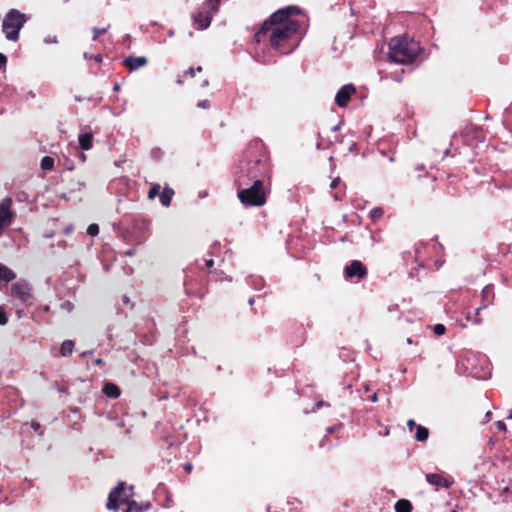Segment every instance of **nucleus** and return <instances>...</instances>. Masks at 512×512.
I'll return each mask as SVG.
<instances>
[{
	"mask_svg": "<svg viewBox=\"0 0 512 512\" xmlns=\"http://www.w3.org/2000/svg\"><path fill=\"white\" fill-rule=\"evenodd\" d=\"M11 295L18 299L25 307L33 303L31 288L25 281H18L11 285Z\"/></svg>",
	"mask_w": 512,
	"mask_h": 512,
	"instance_id": "6e6552de",
	"label": "nucleus"
},
{
	"mask_svg": "<svg viewBox=\"0 0 512 512\" xmlns=\"http://www.w3.org/2000/svg\"><path fill=\"white\" fill-rule=\"evenodd\" d=\"M406 341H407V343H408V344H411V343H412L411 338H407V340H406Z\"/></svg>",
	"mask_w": 512,
	"mask_h": 512,
	"instance_id": "bf43d9fd",
	"label": "nucleus"
},
{
	"mask_svg": "<svg viewBox=\"0 0 512 512\" xmlns=\"http://www.w3.org/2000/svg\"><path fill=\"white\" fill-rule=\"evenodd\" d=\"M383 215V210L381 208H375L371 211V217L373 219H378Z\"/></svg>",
	"mask_w": 512,
	"mask_h": 512,
	"instance_id": "c85d7f7f",
	"label": "nucleus"
},
{
	"mask_svg": "<svg viewBox=\"0 0 512 512\" xmlns=\"http://www.w3.org/2000/svg\"><path fill=\"white\" fill-rule=\"evenodd\" d=\"M253 303H254L253 298H250V299H249V304H250V305H253Z\"/></svg>",
	"mask_w": 512,
	"mask_h": 512,
	"instance_id": "6e6d98bb",
	"label": "nucleus"
},
{
	"mask_svg": "<svg viewBox=\"0 0 512 512\" xmlns=\"http://www.w3.org/2000/svg\"><path fill=\"white\" fill-rule=\"evenodd\" d=\"M327 431H328L329 433H332V432L334 431V428H333V427H329V428L327 429Z\"/></svg>",
	"mask_w": 512,
	"mask_h": 512,
	"instance_id": "864d4df0",
	"label": "nucleus"
},
{
	"mask_svg": "<svg viewBox=\"0 0 512 512\" xmlns=\"http://www.w3.org/2000/svg\"><path fill=\"white\" fill-rule=\"evenodd\" d=\"M197 107H199V108H207V107H209V101L208 100L200 101L197 104Z\"/></svg>",
	"mask_w": 512,
	"mask_h": 512,
	"instance_id": "f704fd0d",
	"label": "nucleus"
},
{
	"mask_svg": "<svg viewBox=\"0 0 512 512\" xmlns=\"http://www.w3.org/2000/svg\"><path fill=\"white\" fill-rule=\"evenodd\" d=\"M433 331L437 336H441L445 333L446 328L443 324H436L433 327Z\"/></svg>",
	"mask_w": 512,
	"mask_h": 512,
	"instance_id": "a878e982",
	"label": "nucleus"
},
{
	"mask_svg": "<svg viewBox=\"0 0 512 512\" xmlns=\"http://www.w3.org/2000/svg\"><path fill=\"white\" fill-rule=\"evenodd\" d=\"M130 496L131 495L126 492L124 483H120L109 493L107 508L117 510L125 506V512H132L133 510L137 512L139 510L138 504L135 501H130Z\"/></svg>",
	"mask_w": 512,
	"mask_h": 512,
	"instance_id": "423d86ee",
	"label": "nucleus"
},
{
	"mask_svg": "<svg viewBox=\"0 0 512 512\" xmlns=\"http://www.w3.org/2000/svg\"><path fill=\"white\" fill-rule=\"evenodd\" d=\"M79 146L82 150H90L93 146V134L91 131H84L78 135Z\"/></svg>",
	"mask_w": 512,
	"mask_h": 512,
	"instance_id": "4468645a",
	"label": "nucleus"
},
{
	"mask_svg": "<svg viewBox=\"0 0 512 512\" xmlns=\"http://www.w3.org/2000/svg\"><path fill=\"white\" fill-rule=\"evenodd\" d=\"M22 312H23L22 309H20V308L17 309V314L19 315V317H22Z\"/></svg>",
	"mask_w": 512,
	"mask_h": 512,
	"instance_id": "8fccbe9b",
	"label": "nucleus"
},
{
	"mask_svg": "<svg viewBox=\"0 0 512 512\" xmlns=\"http://www.w3.org/2000/svg\"><path fill=\"white\" fill-rule=\"evenodd\" d=\"M322 405V402H319L316 404L315 406V409L313 411H316L317 409H319V407Z\"/></svg>",
	"mask_w": 512,
	"mask_h": 512,
	"instance_id": "3c124183",
	"label": "nucleus"
},
{
	"mask_svg": "<svg viewBox=\"0 0 512 512\" xmlns=\"http://www.w3.org/2000/svg\"><path fill=\"white\" fill-rule=\"evenodd\" d=\"M486 417H487V418H490V417H491V412H487V413H486Z\"/></svg>",
	"mask_w": 512,
	"mask_h": 512,
	"instance_id": "052dcab7",
	"label": "nucleus"
},
{
	"mask_svg": "<svg viewBox=\"0 0 512 512\" xmlns=\"http://www.w3.org/2000/svg\"><path fill=\"white\" fill-rule=\"evenodd\" d=\"M221 0H206L203 7L193 15V23L199 30L210 26L212 17L218 12Z\"/></svg>",
	"mask_w": 512,
	"mask_h": 512,
	"instance_id": "0eeeda50",
	"label": "nucleus"
},
{
	"mask_svg": "<svg viewBox=\"0 0 512 512\" xmlns=\"http://www.w3.org/2000/svg\"><path fill=\"white\" fill-rule=\"evenodd\" d=\"M482 304L489 306L493 302L494 293L491 285L485 286L481 291Z\"/></svg>",
	"mask_w": 512,
	"mask_h": 512,
	"instance_id": "a211bd4d",
	"label": "nucleus"
},
{
	"mask_svg": "<svg viewBox=\"0 0 512 512\" xmlns=\"http://www.w3.org/2000/svg\"><path fill=\"white\" fill-rule=\"evenodd\" d=\"M31 427H32L35 431H37V430L40 428V424H39V422L33 421V422L31 423Z\"/></svg>",
	"mask_w": 512,
	"mask_h": 512,
	"instance_id": "ea45409f",
	"label": "nucleus"
},
{
	"mask_svg": "<svg viewBox=\"0 0 512 512\" xmlns=\"http://www.w3.org/2000/svg\"><path fill=\"white\" fill-rule=\"evenodd\" d=\"M61 308L66 310L67 312H70L73 309V305H72V303L67 301V302H64L63 304H61Z\"/></svg>",
	"mask_w": 512,
	"mask_h": 512,
	"instance_id": "2f4dec72",
	"label": "nucleus"
},
{
	"mask_svg": "<svg viewBox=\"0 0 512 512\" xmlns=\"http://www.w3.org/2000/svg\"><path fill=\"white\" fill-rule=\"evenodd\" d=\"M235 185L237 187V197L245 207L262 206L266 203L268 187L264 180L255 179L247 180L244 176L235 177Z\"/></svg>",
	"mask_w": 512,
	"mask_h": 512,
	"instance_id": "7ed1b4c3",
	"label": "nucleus"
},
{
	"mask_svg": "<svg viewBox=\"0 0 512 512\" xmlns=\"http://www.w3.org/2000/svg\"><path fill=\"white\" fill-rule=\"evenodd\" d=\"M124 64L131 71L137 70L147 64V58L144 56H129L124 59Z\"/></svg>",
	"mask_w": 512,
	"mask_h": 512,
	"instance_id": "ddd939ff",
	"label": "nucleus"
},
{
	"mask_svg": "<svg viewBox=\"0 0 512 512\" xmlns=\"http://www.w3.org/2000/svg\"><path fill=\"white\" fill-rule=\"evenodd\" d=\"M15 273L7 266L0 263V281L10 282L15 279Z\"/></svg>",
	"mask_w": 512,
	"mask_h": 512,
	"instance_id": "f3484780",
	"label": "nucleus"
},
{
	"mask_svg": "<svg viewBox=\"0 0 512 512\" xmlns=\"http://www.w3.org/2000/svg\"><path fill=\"white\" fill-rule=\"evenodd\" d=\"M90 354H92L91 351H85L81 354L82 357H86V356H89Z\"/></svg>",
	"mask_w": 512,
	"mask_h": 512,
	"instance_id": "a18cd8bd",
	"label": "nucleus"
},
{
	"mask_svg": "<svg viewBox=\"0 0 512 512\" xmlns=\"http://www.w3.org/2000/svg\"><path fill=\"white\" fill-rule=\"evenodd\" d=\"M106 31H107V27H104V28L94 27L93 28V33H94L93 40L96 41L98 39V36L101 34H104Z\"/></svg>",
	"mask_w": 512,
	"mask_h": 512,
	"instance_id": "cd10ccee",
	"label": "nucleus"
},
{
	"mask_svg": "<svg viewBox=\"0 0 512 512\" xmlns=\"http://www.w3.org/2000/svg\"><path fill=\"white\" fill-rule=\"evenodd\" d=\"M487 307H488V306H487V304H482L481 306H479V307L475 310L474 314H476V315H478V316H479L480 312H481L482 310L486 309Z\"/></svg>",
	"mask_w": 512,
	"mask_h": 512,
	"instance_id": "4c0bfd02",
	"label": "nucleus"
},
{
	"mask_svg": "<svg viewBox=\"0 0 512 512\" xmlns=\"http://www.w3.org/2000/svg\"><path fill=\"white\" fill-rule=\"evenodd\" d=\"M356 89L352 84H346L340 88L335 96V102L339 107H345Z\"/></svg>",
	"mask_w": 512,
	"mask_h": 512,
	"instance_id": "9d476101",
	"label": "nucleus"
},
{
	"mask_svg": "<svg viewBox=\"0 0 512 512\" xmlns=\"http://www.w3.org/2000/svg\"><path fill=\"white\" fill-rule=\"evenodd\" d=\"M509 419H512V412L510 413V415L508 416Z\"/></svg>",
	"mask_w": 512,
	"mask_h": 512,
	"instance_id": "680f3d73",
	"label": "nucleus"
},
{
	"mask_svg": "<svg viewBox=\"0 0 512 512\" xmlns=\"http://www.w3.org/2000/svg\"><path fill=\"white\" fill-rule=\"evenodd\" d=\"M174 195L173 189L165 187L159 194L160 202L163 206L168 207L171 204L172 197Z\"/></svg>",
	"mask_w": 512,
	"mask_h": 512,
	"instance_id": "dca6fc26",
	"label": "nucleus"
},
{
	"mask_svg": "<svg viewBox=\"0 0 512 512\" xmlns=\"http://www.w3.org/2000/svg\"><path fill=\"white\" fill-rule=\"evenodd\" d=\"M426 481L433 486L442 488H449L453 484V480L451 478H447L436 473L426 474Z\"/></svg>",
	"mask_w": 512,
	"mask_h": 512,
	"instance_id": "f8f14e48",
	"label": "nucleus"
},
{
	"mask_svg": "<svg viewBox=\"0 0 512 512\" xmlns=\"http://www.w3.org/2000/svg\"><path fill=\"white\" fill-rule=\"evenodd\" d=\"M54 166V159L49 156H45L41 160V168L43 170H51Z\"/></svg>",
	"mask_w": 512,
	"mask_h": 512,
	"instance_id": "5701e85b",
	"label": "nucleus"
},
{
	"mask_svg": "<svg viewBox=\"0 0 512 512\" xmlns=\"http://www.w3.org/2000/svg\"><path fill=\"white\" fill-rule=\"evenodd\" d=\"M11 206V198H5L0 202V235L2 234V230L12 223L13 212L11 211Z\"/></svg>",
	"mask_w": 512,
	"mask_h": 512,
	"instance_id": "1a4fd4ad",
	"label": "nucleus"
},
{
	"mask_svg": "<svg viewBox=\"0 0 512 512\" xmlns=\"http://www.w3.org/2000/svg\"><path fill=\"white\" fill-rule=\"evenodd\" d=\"M102 362H103V361H102V359H101V358H97V359L95 360V364H97V365H101V364H102Z\"/></svg>",
	"mask_w": 512,
	"mask_h": 512,
	"instance_id": "49530a36",
	"label": "nucleus"
},
{
	"mask_svg": "<svg viewBox=\"0 0 512 512\" xmlns=\"http://www.w3.org/2000/svg\"><path fill=\"white\" fill-rule=\"evenodd\" d=\"M113 89L117 91L119 89V85L118 84L114 85Z\"/></svg>",
	"mask_w": 512,
	"mask_h": 512,
	"instance_id": "13d9d810",
	"label": "nucleus"
},
{
	"mask_svg": "<svg viewBox=\"0 0 512 512\" xmlns=\"http://www.w3.org/2000/svg\"><path fill=\"white\" fill-rule=\"evenodd\" d=\"M420 45L406 36L392 38L389 42V58L398 64H410L420 53Z\"/></svg>",
	"mask_w": 512,
	"mask_h": 512,
	"instance_id": "20e7f679",
	"label": "nucleus"
},
{
	"mask_svg": "<svg viewBox=\"0 0 512 512\" xmlns=\"http://www.w3.org/2000/svg\"><path fill=\"white\" fill-rule=\"evenodd\" d=\"M123 302H124L125 304H127V303L129 302L128 297L124 296V297H123Z\"/></svg>",
	"mask_w": 512,
	"mask_h": 512,
	"instance_id": "603ef678",
	"label": "nucleus"
},
{
	"mask_svg": "<svg viewBox=\"0 0 512 512\" xmlns=\"http://www.w3.org/2000/svg\"><path fill=\"white\" fill-rule=\"evenodd\" d=\"M271 166L261 141H252L243 154L235 177L247 180L271 178Z\"/></svg>",
	"mask_w": 512,
	"mask_h": 512,
	"instance_id": "f03ea898",
	"label": "nucleus"
},
{
	"mask_svg": "<svg viewBox=\"0 0 512 512\" xmlns=\"http://www.w3.org/2000/svg\"><path fill=\"white\" fill-rule=\"evenodd\" d=\"M339 129V125H336L335 127L332 128L333 131H337Z\"/></svg>",
	"mask_w": 512,
	"mask_h": 512,
	"instance_id": "5fc2aeb1",
	"label": "nucleus"
},
{
	"mask_svg": "<svg viewBox=\"0 0 512 512\" xmlns=\"http://www.w3.org/2000/svg\"><path fill=\"white\" fill-rule=\"evenodd\" d=\"M377 400H378L377 393H374V394L370 397V401H371V402H376Z\"/></svg>",
	"mask_w": 512,
	"mask_h": 512,
	"instance_id": "c03bdc74",
	"label": "nucleus"
},
{
	"mask_svg": "<svg viewBox=\"0 0 512 512\" xmlns=\"http://www.w3.org/2000/svg\"><path fill=\"white\" fill-rule=\"evenodd\" d=\"M74 349V342L72 340H65L62 342L60 347V354L63 357L71 355Z\"/></svg>",
	"mask_w": 512,
	"mask_h": 512,
	"instance_id": "6ab92c4d",
	"label": "nucleus"
},
{
	"mask_svg": "<svg viewBox=\"0 0 512 512\" xmlns=\"http://www.w3.org/2000/svg\"><path fill=\"white\" fill-rule=\"evenodd\" d=\"M184 469H185L186 472L190 473L192 471V469H193V466H192L191 463H185Z\"/></svg>",
	"mask_w": 512,
	"mask_h": 512,
	"instance_id": "58836bf2",
	"label": "nucleus"
},
{
	"mask_svg": "<svg viewBox=\"0 0 512 512\" xmlns=\"http://www.w3.org/2000/svg\"><path fill=\"white\" fill-rule=\"evenodd\" d=\"M428 436H429V431L426 427L422 426V425H418L416 427V433H415V439L417 441H425L428 439Z\"/></svg>",
	"mask_w": 512,
	"mask_h": 512,
	"instance_id": "412c9836",
	"label": "nucleus"
},
{
	"mask_svg": "<svg viewBox=\"0 0 512 512\" xmlns=\"http://www.w3.org/2000/svg\"><path fill=\"white\" fill-rule=\"evenodd\" d=\"M126 254H127L128 256H132V255H134V250H128V251L126 252Z\"/></svg>",
	"mask_w": 512,
	"mask_h": 512,
	"instance_id": "09e8293b",
	"label": "nucleus"
},
{
	"mask_svg": "<svg viewBox=\"0 0 512 512\" xmlns=\"http://www.w3.org/2000/svg\"><path fill=\"white\" fill-rule=\"evenodd\" d=\"M27 18L26 15L16 9H11L7 12L2 23V30L5 37L9 41H17L19 39V32L24 26Z\"/></svg>",
	"mask_w": 512,
	"mask_h": 512,
	"instance_id": "39448f33",
	"label": "nucleus"
},
{
	"mask_svg": "<svg viewBox=\"0 0 512 512\" xmlns=\"http://www.w3.org/2000/svg\"><path fill=\"white\" fill-rule=\"evenodd\" d=\"M87 233L90 236H96L99 233V226L97 224H90L87 228Z\"/></svg>",
	"mask_w": 512,
	"mask_h": 512,
	"instance_id": "393cba45",
	"label": "nucleus"
},
{
	"mask_svg": "<svg viewBox=\"0 0 512 512\" xmlns=\"http://www.w3.org/2000/svg\"><path fill=\"white\" fill-rule=\"evenodd\" d=\"M7 58L4 54L0 53V70L6 66Z\"/></svg>",
	"mask_w": 512,
	"mask_h": 512,
	"instance_id": "473e14b6",
	"label": "nucleus"
},
{
	"mask_svg": "<svg viewBox=\"0 0 512 512\" xmlns=\"http://www.w3.org/2000/svg\"><path fill=\"white\" fill-rule=\"evenodd\" d=\"M159 191H160V185L154 184L148 191V198L154 199L159 194Z\"/></svg>",
	"mask_w": 512,
	"mask_h": 512,
	"instance_id": "b1692460",
	"label": "nucleus"
},
{
	"mask_svg": "<svg viewBox=\"0 0 512 512\" xmlns=\"http://www.w3.org/2000/svg\"><path fill=\"white\" fill-rule=\"evenodd\" d=\"M95 62L100 63L102 61V56L100 54H96L93 56Z\"/></svg>",
	"mask_w": 512,
	"mask_h": 512,
	"instance_id": "79ce46f5",
	"label": "nucleus"
},
{
	"mask_svg": "<svg viewBox=\"0 0 512 512\" xmlns=\"http://www.w3.org/2000/svg\"><path fill=\"white\" fill-rule=\"evenodd\" d=\"M201 70H202V68H201V67H198L197 69L189 68V69L184 73V75H185V76H186V75H189V76H191V77H194V76H195L196 71L201 72Z\"/></svg>",
	"mask_w": 512,
	"mask_h": 512,
	"instance_id": "c756f323",
	"label": "nucleus"
},
{
	"mask_svg": "<svg viewBox=\"0 0 512 512\" xmlns=\"http://www.w3.org/2000/svg\"><path fill=\"white\" fill-rule=\"evenodd\" d=\"M465 317H466V320L468 322L472 323L473 325H479L482 323V318L480 316L472 313L469 310L465 311Z\"/></svg>",
	"mask_w": 512,
	"mask_h": 512,
	"instance_id": "4be33fe9",
	"label": "nucleus"
},
{
	"mask_svg": "<svg viewBox=\"0 0 512 512\" xmlns=\"http://www.w3.org/2000/svg\"><path fill=\"white\" fill-rule=\"evenodd\" d=\"M103 393L110 398H117L121 392L119 387L114 383H106L103 387Z\"/></svg>",
	"mask_w": 512,
	"mask_h": 512,
	"instance_id": "2eb2a0df",
	"label": "nucleus"
},
{
	"mask_svg": "<svg viewBox=\"0 0 512 512\" xmlns=\"http://www.w3.org/2000/svg\"><path fill=\"white\" fill-rule=\"evenodd\" d=\"M213 264H214V262H213V260H212V259H208V260H206V262H205V266H206L208 269H209V268H211V267L213 266Z\"/></svg>",
	"mask_w": 512,
	"mask_h": 512,
	"instance_id": "a19ab883",
	"label": "nucleus"
},
{
	"mask_svg": "<svg viewBox=\"0 0 512 512\" xmlns=\"http://www.w3.org/2000/svg\"><path fill=\"white\" fill-rule=\"evenodd\" d=\"M344 273L347 278L356 277L361 279L366 275L367 271L365 266L360 261L354 260L348 266H346Z\"/></svg>",
	"mask_w": 512,
	"mask_h": 512,
	"instance_id": "9b49d317",
	"label": "nucleus"
},
{
	"mask_svg": "<svg viewBox=\"0 0 512 512\" xmlns=\"http://www.w3.org/2000/svg\"><path fill=\"white\" fill-rule=\"evenodd\" d=\"M407 426H408L409 430L412 431L413 428H416L418 425H416L415 421L411 419V420H408Z\"/></svg>",
	"mask_w": 512,
	"mask_h": 512,
	"instance_id": "e433bc0d",
	"label": "nucleus"
},
{
	"mask_svg": "<svg viewBox=\"0 0 512 512\" xmlns=\"http://www.w3.org/2000/svg\"><path fill=\"white\" fill-rule=\"evenodd\" d=\"M300 12L296 6H287L277 10L255 34L256 41L268 40L271 48L278 54H290L301 41L300 25L298 21L291 19V16L300 14Z\"/></svg>",
	"mask_w": 512,
	"mask_h": 512,
	"instance_id": "f257e3e1",
	"label": "nucleus"
},
{
	"mask_svg": "<svg viewBox=\"0 0 512 512\" xmlns=\"http://www.w3.org/2000/svg\"><path fill=\"white\" fill-rule=\"evenodd\" d=\"M496 426L498 430L505 431L506 430V424L503 421H497Z\"/></svg>",
	"mask_w": 512,
	"mask_h": 512,
	"instance_id": "72a5a7b5",
	"label": "nucleus"
},
{
	"mask_svg": "<svg viewBox=\"0 0 512 512\" xmlns=\"http://www.w3.org/2000/svg\"><path fill=\"white\" fill-rule=\"evenodd\" d=\"M8 322V317L3 307L0 306V325H6Z\"/></svg>",
	"mask_w": 512,
	"mask_h": 512,
	"instance_id": "bb28decb",
	"label": "nucleus"
},
{
	"mask_svg": "<svg viewBox=\"0 0 512 512\" xmlns=\"http://www.w3.org/2000/svg\"><path fill=\"white\" fill-rule=\"evenodd\" d=\"M43 309H44V311H49V306L46 305V306L43 307Z\"/></svg>",
	"mask_w": 512,
	"mask_h": 512,
	"instance_id": "4d7b16f0",
	"label": "nucleus"
},
{
	"mask_svg": "<svg viewBox=\"0 0 512 512\" xmlns=\"http://www.w3.org/2000/svg\"><path fill=\"white\" fill-rule=\"evenodd\" d=\"M339 183H340V178H339V177H337V178H335V179H333V180H332V182H331V184H330V187H331L332 189H334V188H336V187L339 185Z\"/></svg>",
	"mask_w": 512,
	"mask_h": 512,
	"instance_id": "c9c22d12",
	"label": "nucleus"
},
{
	"mask_svg": "<svg viewBox=\"0 0 512 512\" xmlns=\"http://www.w3.org/2000/svg\"><path fill=\"white\" fill-rule=\"evenodd\" d=\"M184 77H185L184 74L179 76L178 79H177V83L181 85L184 82Z\"/></svg>",
	"mask_w": 512,
	"mask_h": 512,
	"instance_id": "37998d69",
	"label": "nucleus"
},
{
	"mask_svg": "<svg viewBox=\"0 0 512 512\" xmlns=\"http://www.w3.org/2000/svg\"><path fill=\"white\" fill-rule=\"evenodd\" d=\"M412 505L410 501L406 499H400L395 503V511L396 512H411Z\"/></svg>",
	"mask_w": 512,
	"mask_h": 512,
	"instance_id": "aec40b11",
	"label": "nucleus"
},
{
	"mask_svg": "<svg viewBox=\"0 0 512 512\" xmlns=\"http://www.w3.org/2000/svg\"><path fill=\"white\" fill-rule=\"evenodd\" d=\"M83 56H84V58H85V59H87V60H88V59H90V58H92V56H90L87 52H85Z\"/></svg>",
	"mask_w": 512,
	"mask_h": 512,
	"instance_id": "de8ad7c7",
	"label": "nucleus"
},
{
	"mask_svg": "<svg viewBox=\"0 0 512 512\" xmlns=\"http://www.w3.org/2000/svg\"><path fill=\"white\" fill-rule=\"evenodd\" d=\"M44 42L46 44H55V43H57V37L56 36H47V37H45Z\"/></svg>",
	"mask_w": 512,
	"mask_h": 512,
	"instance_id": "7c9ffc66",
	"label": "nucleus"
}]
</instances>
